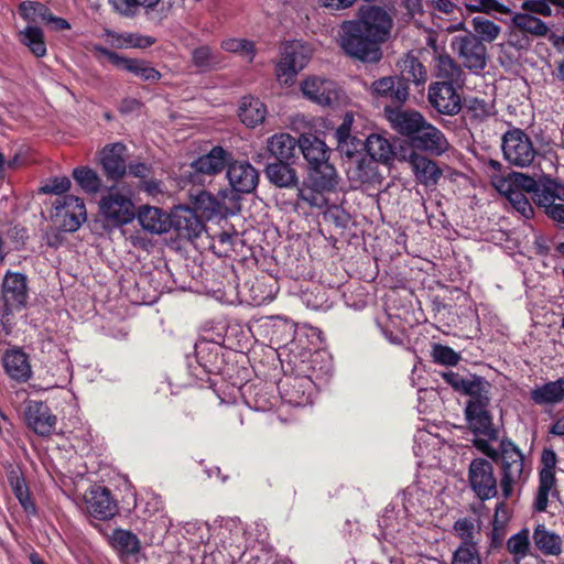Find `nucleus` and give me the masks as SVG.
<instances>
[{"label": "nucleus", "mask_w": 564, "mask_h": 564, "mask_svg": "<svg viewBox=\"0 0 564 564\" xmlns=\"http://www.w3.org/2000/svg\"><path fill=\"white\" fill-rule=\"evenodd\" d=\"M453 46L457 50L467 68L474 70L485 68L486 47L476 36L466 35L455 37Z\"/></svg>", "instance_id": "obj_17"}, {"label": "nucleus", "mask_w": 564, "mask_h": 564, "mask_svg": "<svg viewBox=\"0 0 564 564\" xmlns=\"http://www.w3.org/2000/svg\"><path fill=\"white\" fill-rule=\"evenodd\" d=\"M303 95L322 107H336L343 102V91L338 85L323 77L312 76L301 84Z\"/></svg>", "instance_id": "obj_10"}, {"label": "nucleus", "mask_w": 564, "mask_h": 564, "mask_svg": "<svg viewBox=\"0 0 564 564\" xmlns=\"http://www.w3.org/2000/svg\"><path fill=\"white\" fill-rule=\"evenodd\" d=\"M438 443V438L435 435L421 431L415 435L414 453L419 457L425 458L432 455L434 458H436V455L434 454V447Z\"/></svg>", "instance_id": "obj_54"}, {"label": "nucleus", "mask_w": 564, "mask_h": 564, "mask_svg": "<svg viewBox=\"0 0 564 564\" xmlns=\"http://www.w3.org/2000/svg\"><path fill=\"white\" fill-rule=\"evenodd\" d=\"M531 399L539 405L555 404L564 399V379L550 381L531 390Z\"/></svg>", "instance_id": "obj_35"}, {"label": "nucleus", "mask_w": 564, "mask_h": 564, "mask_svg": "<svg viewBox=\"0 0 564 564\" xmlns=\"http://www.w3.org/2000/svg\"><path fill=\"white\" fill-rule=\"evenodd\" d=\"M451 564H481L477 545L459 544L453 552Z\"/></svg>", "instance_id": "obj_53"}, {"label": "nucleus", "mask_w": 564, "mask_h": 564, "mask_svg": "<svg viewBox=\"0 0 564 564\" xmlns=\"http://www.w3.org/2000/svg\"><path fill=\"white\" fill-rule=\"evenodd\" d=\"M229 156V152L221 147H214L207 154L195 160L191 167L196 174L214 175L224 170Z\"/></svg>", "instance_id": "obj_28"}, {"label": "nucleus", "mask_w": 564, "mask_h": 564, "mask_svg": "<svg viewBox=\"0 0 564 564\" xmlns=\"http://www.w3.org/2000/svg\"><path fill=\"white\" fill-rule=\"evenodd\" d=\"M474 32L478 35L481 41L494 42L501 32V29L494 21L488 20L484 17H475L471 20Z\"/></svg>", "instance_id": "obj_51"}, {"label": "nucleus", "mask_w": 564, "mask_h": 564, "mask_svg": "<svg viewBox=\"0 0 564 564\" xmlns=\"http://www.w3.org/2000/svg\"><path fill=\"white\" fill-rule=\"evenodd\" d=\"M70 187V181L66 176L54 177L46 182L42 187L41 192L44 194L61 195L67 192Z\"/></svg>", "instance_id": "obj_60"}, {"label": "nucleus", "mask_w": 564, "mask_h": 564, "mask_svg": "<svg viewBox=\"0 0 564 564\" xmlns=\"http://www.w3.org/2000/svg\"><path fill=\"white\" fill-rule=\"evenodd\" d=\"M433 495L417 485L410 486L403 492V507L409 516L427 513L435 505Z\"/></svg>", "instance_id": "obj_24"}, {"label": "nucleus", "mask_w": 564, "mask_h": 564, "mask_svg": "<svg viewBox=\"0 0 564 564\" xmlns=\"http://www.w3.org/2000/svg\"><path fill=\"white\" fill-rule=\"evenodd\" d=\"M171 227L177 231L180 237L193 239L204 230V224L194 209L188 206H177L170 215Z\"/></svg>", "instance_id": "obj_21"}, {"label": "nucleus", "mask_w": 564, "mask_h": 564, "mask_svg": "<svg viewBox=\"0 0 564 564\" xmlns=\"http://www.w3.org/2000/svg\"><path fill=\"white\" fill-rule=\"evenodd\" d=\"M99 213L105 221L118 227L131 223L135 217V207L129 191L109 187L100 197Z\"/></svg>", "instance_id": "obj_4"}, {"label": "nucleus", "mask_w": 564, "mask_h": 564, "mask_svg": "<svg viewBox=\"0 0 564 564\" xmlns=\"http://www.w3.org/2000/svg\"><path fill=\"white\" fill-rule=\"evenodd\" d=\"M487 406V399L471 397L466 406V416L470 429L478 436L474 440L475 447L495 460L499 453L490 445V442L498 438V432L492 424Z\"/></svg>", "instance_id": "obj_2"}, {"label": "nucleus", "mask_w": 564, "mask_h": 564, "mask_svg": "<svg viewBox=\"0 0 564 564\" xmlns=\"http://www.w3.org/2000/svg\"><path fill=\"white\" fill-rule=\"evenodd\" d=\"M557 464V457L553 449L551 448H544L541 455V469L540 470H546L550 473H555Z\"/></svg>", "instance_id": "obj_64"}, {"label": "nucleus", "mask_w": 564, "mask_h": 564, "mask_svg": "<svg viewBox=\"0 0 564 564\" xmlns=\"http://www.w3.org/2000/svg\"><path fill=\"white\" fill-rule=\"evenodd\" d=\"M54 223L64 231L74 232L87 219L84 200L74 195H66L55 202Z\"/></svg>", "instance_id": "obj_9"}, {"label": "nucleus", "mask_w": 564, "mask_h": 564, "mask_svg": "<svg viewBox=\"0 0 564 564\" xmlns=\"http://www.w3.org/2000/svg\"><path fill=\"white\" fill-rule=\"evenodd\" d=\"M392 19L379 7L361 8L356 20L344 21L338 31V44L350 57L377 63L382 57L380 45L388 41Z\"/></svg>", "instance_id": "obj_1"}, {"label": "nucleus", "mask_w": 564, "mask_h": 564, "mask_svg": "<svg viewBox=\"0 0 564 564\" xmlns=\"http://www.w3.org/2000/svg\"><path fill=\"white\" fill-rule=\"evenodd\" d=\"M267 176L276 186L288 187L295 183L294 170L283 161L267 166Z\"/></svg>", "instance_id": "obj_46"}, {"label": "nucleus", "mask_w": 564, "mask_h": 564, "mask_svg": "<svg viewBox=\"0 0 564 564\" xmlns=\"http://www.w3.org/2000/svg\"><path fill=\"white\" fill-rule=\"evenodd\" d=\"M552 6L564 8V0H525L521 8L534 14L550 17L553 13Z\"/></svg>", "instance_id": "obj_56"}, {"label": "nucleus", "mask_w": 564, "mask_h": 564, "mask_svg": "<svg viewBox=\"0 0 564 564\" xmlns=\"http://www.w3.org/2000/svg\"><path fill=\"white\" fill-rule=\"evenodd\" d=\"M365 149L375 162H388L393 154L390 142L379 134L369 135L365 142Z\"/></svg>", "instance_id": "obj_44"}, {"label": "nucleus", "mask_w": 564, "mask_h": 564, "mask_svg": "<svg viewBox=\"0 0 564 564\" xmlns=\"http://www.w3.org/2000/svg\"><path fill=\"white\" fill-rule=\"evenodd\" d=\"M135 215L141 227L151 234L161 235L167 232L171 228L170 215L159 207L144 205L140 207Z\"/></svg>", "instance_id": "obj_26"}, {"label": "nucleus", "mask_w": 564, "mask_h": 564, "mask_svg": "<svg viewBox=\"0 0 564 564\" xmlns=\"http://www.w3.org/2000/svg\"><path fill=\"white\" fill-rule=\"evenodd\" d=\"M408 161L420 183L424 185H434L440 180L442 171L434 161L415 151H412L409 154Z\"/></svg>", "instance_id": "obj_29"}, {"label": "nucleus", "mask_w": 564, "mask_h": 564, "mask_svg": "<svg viewBox=\"0 0 564 564\" xmlns=\"http://www.w3.org/2000/svg\"><path fill=\"white\" fill-rule=\"evenodd\" d=\"M315 388L316 383L312 376H288L279 384L282 400L294 406L311 404Z\"/></svg>", "instance_id": "obj_12"}, {"label": "nucleus", "mask_w": 564, "mask_h": 564, "mask_svg": "<svg viewBox=\"0 0 564 564\" xmlns=\"http://www.w3.org/2000/svg\"><path fill=\"white\" fill-rule=\"evenodd\" d=\"M299 147L308 162L311 169L322 174L317 181L322 188H332L335 185L336 171L328 163L329 148L326 143L312 134H303L299 138Z\"/></svg>", "instance_id": "obj_5"}, {"label": "nucleus", "mask_w": 564, "mask_h": 564, "mask_svg": "<svg viewBox=\"0 0 564 564\" xmlns=\"http://www.w3.org/2000/svg\"><path fill=\"white\" fill-rule=\"evenodd\" d=\"M26 425L41 436L51 435L56 426V416L41 401L30 400L24 410Z\"/></svg>", "instance_id": "obj_15"}, {"label": "nucleus", "mask_w": 564, "mask_h": 564, "mask_svg": "<svg viewBox=\"0 0 564 564\" xmlns=\"http://www.w3.org/2000/svg\"><path fill=\"white\" fill-rule=\"evenodd\" d=\"M87 512L100 520H107L117 512V505L111 498L110 491L101 486H93L84 495Z\"/></svg>", "instance_id": "obj_16"}, {"label": "nucleus", "mask_w": 564, "mask_h": 564, "mask_svg": "<svg viewBox=\"0 0 564 564\" xmlns=\"http://www.w3.org/2000/svg\"><path fill=\"white\" fill-rule=\"evenodd\" d=\"M348 178L355 185L373 183L378 180L377 164L368 156L356 158L346 163Z\"/></svg>", "instance_id": "obj_30"}, {"label": "nucleus", "mask_w": 564, "mask_h": 564, "mask_svg": "<svg viewBox=\"0 0 564 564\" xmlns=\"http://www.w3.org/2000/svg\"><path fill=\"white\" fill-rule=\"evenodd\" d=\"M469 9L471 11H484V12H490L496 11L499 13H509L510 10L505 4L500 3L497 0H480L478 6H470Z\"/></svg>", "instance_id": "obj_61"}, {"label": "nucleus", "mask_w": 564, "mask_h": 564, "mask_svg": "<svg viewBox=\"0 0 564 564\" xmlns=\"http://www.w3.org/2000/svg\"><path fill=\"white\" fill-rule=\"evenodd\" d=\"M386 117L391 127L400 134L414 137L420 131L424 122V117L414 110H401L387 107Z\"/></svg>", "instance_id": "obj_22"}, {"label": "nucleus", "mask_w": 564, "mask_h": 564, "mask_svg": "<svg viewBox=\"0 0 564 564\" xmlns=\"http://www.w3.org/2000/svg\"><path fill=\"white\" fill-rule=\"evenodd\" d=\"M365 143L356 137L348 138L347 140L337 141V149L341 155H345L348 161L362 156L361 150Z\"/></svg>", "instance_id": "obj_57"}, {"label": "nucleus", "mask_w": 564, "mask_h": 564, "mask_svg": "<svg viewBox=\"0 0 564 564\" xmlns=\"http://www.w3.org/2000/svg\"><path fill=\"white\" fill-rule=\"evenodd\" d=\"M101 39L112 48H147L154 44L155 40L148 35L138 33H118L107 30L101 34Z\"/></svg>", "instance_id": "obj_27"}, {"label": "nucleus", "mask_w": 564, "mask_h": 564, "mask_svg": "<svg viewBox=\"0 0 564 564\" xmlns=\"http://www.w3.org/2000/svg\"><path fill=\"white\" fill-rule=\"evenodd\" d=\"M11 489L26 513L34 514L35 506L31 499L24 478L17 470H12L8 477Z\"/></svg>", "instance_id": "obj_42"}, {"label": "nucleus", "mask_w": 564, "mask_h": 564, "mask_svg": "<svg viewBox=\"0 0 564 564\" xmlns=\"http://www.w3.org/2000/svg\"><path fill=\"white\" fill-rule=\"evenodd\" d=\"M220 46L224 51L238 54L248 62H252L256 55L254 43L246 39H226Z\"/></svg>", "instance_id": "obj_50"}, {"label": "nucleus", "mask_w": 564, "mask_h": 564, "mask_svg": "<svg viewBox=\"0 0 564 564\" xmlns=\"http://www.w3.org/2000/svg\"><path fill=\"white\" fill-rule=\"evenodd\" d=\"M48 9L40 2H22L19 6L20 15L29 23L45 22Z\"/></svg>", "instance_id": "obj_55"}, {"label": "nucleus", "mask_w": 564, "mask_h": 564, "mask_svg": "<svg viewBox=\"0 0 564 564\" xmlns=\"http://www.w3.org/2000/svg\"><path fill=\"white\" fill-rule=\"evenodd\" d=\"M299 140L289 133H276L268 139V150L279 161H288L294 156Z\"/></svg>", "instance_id": "obj_37"}, {"label": "nucleus", "mask_w": 564, "mask_h": 564, "mask_svg": "<svg viewBox=\"0 0 564 564\" xmlns=\"http://www.w3.org/2000/svg\"><path fill=\"white\" fill-rule=\"evenodd\" d=\"M352 123H354V113L347 112L344 117L341 124L335 131V138L337 141L347 140L348 138H352V135L350 134Z\"/></svg>", "instance_id": "obj_63"}, {"label": "nucleus", "mask_w": 564, "mask_h": 564, "mask_svg": "<svg viewBox=\"0 0 564 564\" xmlns=\"http://www.w3.org/2000/svg\"><path fill=\"white\" fill-rule=\"evenodd\" d=\"M492 185L521 216L530 218L533 215V207L527 197V194L532 195V189L535 186L533 177L512 172L508 176L494 177Z\"/></svg>", "instance_id": "obj_3"}, {"label": "nucleus", "mask_w": 564, "mask_h": 564, "mask_svg": "<svg viewBox=\"0 0 564 564\" xmlns=\"http://www.w3.org/2000/svg\"><path fill=\"white\" fill-rule=\"evenodd\" d=\"M312 357L313 376L317 380L326 379L332 370L329 360H325V354L323 352H315Z\"/></svg>", "instance_id": "obj_59"}, {"label": "nucleus", "mask_w": 564, "mask_h": 564, "mask_svg": "<svg viewBox=\"0 0 564 564\" xmlns=\"http://www.w3.org/2000/svg\"><path fill=\"white\" fill-rule=\"evenodd\" d=\"M501 147L503 158L514 166H530L536 155L531 138L519 128H512L503 134Z\"/></svg>", "instance_id": "obj_7"}, {"label": "nucleus", "mask_w": 564, "mask_h": 564, "mask_svg": "<svg viewBox=\"0 0 564 564\" xmlns=\"http://www.w3.org/2000/svg\"><path fill=\"white\" fill-rule=\"evenodd\" d=\"M193 64L203 69H213L220 65L221 58L209 46L202 45L192 52Z\"/></svg>", "instance_id": "obj_49"}, {"label": "nucleus", "mask_w": 564, "mask_h": 564, "mask_svg": "<svg viewBox=\"0 0 564 564\" xmlns=\"http://www.w3.org/2000/svg\"><path fill=\"white\" fill-rule=\"evenodd\" d=\"M7 375L17 381L25 382L31 378L32 370L26 354L20 348L8 349L2 357Z\"/></svg>", "instance_id": "obj_23"}, {"label": "nucleus", "mask_w": 564, "mask_h": 564, "mask_svg": "<svg viewBox=\"0 0 564 564\" xmlns=\"http://www.w3.org/2000/svg\"><path fill=\"white\" fill-rule=\"evenodd\" d=\"M234 198L235 195L228 189L219 191L216 195L207 191H197L191 194L195 213L205 219L226 217L230 210L227 199Z\"/></svg>", "instance_id": "obj_11"}, {"label": "nucleus", "mask_w": 564, "mask_h": 564, "mask_svg": "<svg viewBox=\"0 0 564 564\" xmlns=\"http://www.w3.org/2000/svg\"><path fill=\"white\" fill-rule=\"evenodd\" d=\"M73 177L83 191L88 194H96L101 187V178L89 167L79 166L74 169Z\"/></svg>", "instance_id": "obj_47"}, {"label": "nucleus", "mask_w": 564, "mask_h": 564, "mask_svg": "<svg viewBox=\"0 0 564 564\" xmlns=\"http://www.w3.org/2000/svg\"><path fill=\"white\" fill-rule=\"evenodd\" d=\"M532 199L540 207H547L556 200L564 202V184L551 177L535 180V186L532 189Z\"/></svg>", "instance_id": "obj_25"}, {"label": "nucleus", "mask_w": 564, "mask_h": 564, "mask_svg": "<svg viewBox=\"0 0 564 564\" xmlns=\"http://www.w3.org/2000/svg\"><path fill=\"white\" fill-rule=\"evenodd\" d=\"M533 543L535 547L545 556H558L563 551L562 536L544 524H539L533 531Z\"/></svg>", "instance_id": "obj_31"}, {"label": "nucleus", "mask_w": 564, "mask_h": 564, "mask_svg": "<svg viewBox=\"0 0 564 564\" xmlns=\"http://www.w3.org/2000/svg\"><path fill=\"white\" fill-rule=\"evenodd\" d=\"M429 101L441 113L456 115L462 108L460 96L454 88V84L436 82L429 88Z\"/></svg>", "instance_id": "obj_14"}, {"label": "nucleus", "mask_w": 564, "mask_h": 564, "mask_svg": "<svg viewBox=\"0 0 564 564\" xmlns=\"http://www.w3.org/2000/svg\"><path fill=\"white\" fill-rule=\"evenodd\" d=\"M29 299L26 276L22 273L8 271L1 285L0 325L6 328L9 316L25 307Z\"/></svg>", "instance_id": "obj_6"}, {"label": "nucleus", "mask_w": 564, "mask_h": 564, "mask_svg": "<svg viewBox=\"0 0 564 564\" xmlns=\"http://www.w3.org/2000/svg\"><path fill=\"white\" fill-rule=\"evenodd\" d=\"M412 145L432 155H442L449 148L444 133L427 121L424 122L416 135L412 138Z\"/></svg>", "instance_id": "obj_20"}, {"label": "nucleus", "mask_w": 564, "mask_h": 564, "mask_svg": "<svg viewBox=\"0 0 564 564\" xmlns=\"http://www.w3.org/2000/svg\"><path fill=\"white\" fill-rule=\"evenodd\" d=\"M502 456V471L508 477H521L523 471V456L520 449L510 441L500 444Z\"/></svg>", "instance_id": "obj_36"}, {"label": "nucleus", "mask_w": 564, "mask_h": 564, "mask_svg": "<svg viewBox=\"0 0 564 564\" xmlns=\"http://www.w3.org/2000/svg\"><path fill=\"white\" fill-rule=\"evenodd\" d=\"M468 110L471 112L473 117L484 119L490 115L491 106L485 100L475 98L469 101Z\"/></svg>", "instance_id": "obj_62"}, {"label": "nucleus", "mask_w": 564, "mask_h": 564, "mask_svg": "<svg viewBox=\"0 0 564 564\" xmlns=\"http://www.w3.org/2000/svg\"><path fill=\"white\" fill-rule=\"evenodd\" d=\"M398 69L405 82L422 85L427 80V72L412 53L404 54L398 62Z\"/></svg>", "instance_id": "obj_34"}, {"label": "nucleus", "mask_w": 564, "mask_h": 564, "mask_svg": "<svg viewBox=\"0 0 564 564\" xmlns=\"http://www.w3.org/2000/svg\"><path fill=\"white\" fill-rule=\"evenodd\" d=\"M311 50L299 41L288 42L283 46L282 57L276 66V76L281 84L292 85L297 74L307 65Z\"/></svg>", "instance_id": "obj_8"}, {"label": "nucleus", "mask_w": 564, "mask_h": 564, "mask_svg": "<svg viewBox=\"0 0 564 564\" xmlns=\"http://www.w3.org/2000/svg\"><path fill=\"white\" fill-rule=\"evenodd\" d=\"M19 39L36 57H43L46 54L44 34L40 28L28 25L24 30L20 31Z\"/></svg>", "instance_id": "obj_41"}, {"label": "nucleus", "mask_w": 564, "mask_h": 564, "mask_svg": "<svg viewBox=\"0 0 564 564\" xmlns=\"http://www.w3.org/2000/svg\"><path fill=\"white\" fill-rule=\"evenodd\" d=\"M267 115V106L259 98L252 96H245L241 98L239 105V118L245 126L254 128L263 123Z\"/></svg>", "instance_id": "obj_32"}, {"label": "nucleus", "mask_w": 564, "mask_h": 564, "mask_svg": "<svg viewBox=\"0 0 564 564\" xmlns=\"http://www.w3.org/2000/svg\"><path fill=\"white\" fill-rule=\"evenodd\" d=\"M227 178L235 192L251 193L258 185V171L247 161H235L228 164Z\"/></svg>", "instance_id": "obj_19"}, {"label": "nucleus", "mask_w": 564, "mask_h": 564, "mask_svg": "<svg viewBox=\"0 0 564 564\" xmlns=\"http://www.w3.org/2000/svg\"><path fill=\"white\" fill-rule=\"evenodd\" d=\"M118 68L124 69L145 82H158L161 78L159 70L152 67L148 62L141 59L123 56Z\"/></svg>", "instance_id": "obj_39"}, {"label": "nucleus", "mask_w": 564, "mask_h": 564, "mask_svg": "<svg viewBox=\"0 0 564 564\" xmlns=\"http://www.w3.org/2000/svg\"><path fill=\"white\" fill-rule=\"evenodd\" d=\"M397 83H399V80L395 77H382L372 83L371 93L378 97H390L397 102H403L409 94L408 87L401 84L395 86Z\"/></svg>", "instance_id": "obj_38"}, {"label": "nucleus", "mask_w": 564, "mask_h": 564, "mask_svg": "<svg viewBox=\"0 0 564 564\" xmlns=\"http://www.w3.org/2000/svg\"><path fill=\"white\" fill-rule=\"evenodd\" d=\"M432 356L434 361L445 366H455L460 360L459 354L448 346L435 345Z\"/></svg>", "instance_id": "obj_58"}, {"label": "nucleus", "mask_w": 564, "mask_h": 564, "mask_svg": "<svg viewBox=\"0 0 564 564\" xmlns=\"http://www.w3.org/2000/svg\"><path fill=\"white\" fill-rule=\"evenodd\" d=\"M127 148L121 142L107 144L99 152V161L108 178L118 181L127 173Z\"/></svg>", "instance_id": "obj_18"}, {"label": "nucleus", "mask_w": 564, "mask_h": 564, "mask_svg": "<svg viewBox=\"0 0 564 564\" xmlns=\"http://www.w3.org/2000/svg\"><path fill=\"white\" fill-rule=\"evenodd\" d=\"M111 543L121 554L131 555L140 551V541L137 535L126 530H116Z\"/></svg>", "instance_id": "obj_48"}, {"label": "nucleus", "mask_w": 564, "mask_h": 564, "mask_svg": "<svg viewBox=\"0 0 564 564\" xmlns=\"http://www.w3.org/2000/svg\"><path fill=\"white\" fill-rule=\"evenodd\" d=\"M444 380L451 384L455 390L462 391L470 397H475L474 394L477 392L478 387L480 384L479 379H466L454 371H445L443 372Z\"/></svg>", "instance_id": "obj_52"}, {"label": "nucleus", "mask_w": 564, "mask_h": 564, "mask_svg": "<svg viewBox=\"0 0 564 564\" xmlns=\"http://www.w3.org/2000/svg\"><path fill=\"white\" fill-rule=\"evenodd\" d=\"M468 481L476 496L481 500H489L496 497L498 492L494 466L484 458L471 460L468 470Z\"/></svg>", "instance_id": "obj_13"}, {"label": "nucleus", "mask_w": 564, "mask_h": 564, "mask_svg": "<svg viewBox=\"0 0 564 564\" xmlns=\"http://www.w3.org/2000/svg\"><path fill=\"white\" fill-rule=\"evenodd\" d=\"M539 489L534 501V508L538 511H545L549 505V497L556 494V478L555 473L540 470L539 473Z\"/></svg>", "instance_id": "obj_40"}, {"label": "nucleus", "mask_w": 564, "mask_h": 564, "mask_svg": "<svg viewBox=\"0 0 564 564\" xmlns=\"http://www.w3.org/2000/svg\"><path fill=\"white\" fill-rule=\"evenodd\" d=\"M454 532L462 540L460 544L478 545L480 524L471 518H460L454 523Z\"/></svg>", "instance_id": "obj_43"}, {"label": "nucleus", "mask_w": 564, "mask_h": 564, "mask_svg": "<svg viewBox=\"0 0 564 564\" xmlns=\"http://www.w3.org/2000/svg\"><path fill=\"white\" fill-rule=\"evenodd\" d=\"M435 74L442 82L457 84L462 80L460 67L448 55H438L435 61Z\"/></svg>", "instance_id": "obj_45"}, {"label": "nucleus", "mask_w": 564, "mask_h": 564, "mask_svg": "<svg viewBox=\"0 0 564 564\" xmlns=\"http://www.w3.org/2000/svg\"><path fill=\"white\" fill-rule=\"evenodd\" d=\"M511 22L516 31L534 37H544L550 31L545 22L528 11L514 13Z\"/></svg>", "instance_id": "obj_33"}]
</instances>
